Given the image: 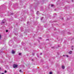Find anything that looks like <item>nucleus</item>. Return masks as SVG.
Here are the masks:
<instances>
[{
    "label": "nucleus",
    "instance_id": "nucleus-1",
    "mask_svg": "<svg viewBox=\"0 0 74 74\" xmlns=\"http://www.w3.org/2000/svg\"><path fill=\"white\" fill-rule=\"evenodd\" d=\"M13 67L14 68H16L17 67L18 65L16 64H14L13 65Z\"/></svg>",
    "mask_w": 74,
    "mask_h": 74
},
{
    "label": "nucleus",
    "instance_id": "nucleus-2",
    "mask_svg": "<svg viewBox=\"0 0 74 74\" xmlns=\"http://www.w3.org/2000/svg\"><path fill=\"white\" fill-rule=\"evenodd\" d=\"M12 53L14 54V53H15V51L14 50H12Z\"/></svg>",
    "mask_w": 74,
    "mask_h": 74
},
{
    "label": "nucleus",
    "instance_id": "nucleus-3",
    "mask_svg": "<svg viewBox=\"0 0 74 74\" xmlns=\"http://www.w3.org/2000/svg\"><path fill=\"white\" fill-rule=\"evenodd\" d=\"M69 53H70V54H71L72 53V51H69Z\"/></svg>",
    "mask_w": 74,
    "mask_h": 74
},
{
    "label": "nucleus",
    "instance_id": "nucleus-4",
    "mask_svg": "<svg viewBox=\"0 0 74 74\" xmlns=\"http://www.w3.org/2000/svg\"><path fill=\"white\" fill-rule=\"evenodd\" d=\"M62 69H64V66H62Z\"/></svg>",
    "mask_w": 74,
    "mask_h": 74
},
{
    "label": "nucleus",
    "instance_id": "nucleus-5",
    "mask_svg": "<svg viewBox=\"0 0 74 74\" xmlns=\"http://www.w3.org/2000/svg\"><path fill=\"white\" fill-rule=\"evenodd\" d=\"M52 7H53L54 5L53 4H52L51 5Z\"/></svg>",
    "mask_w": 74,
    "mask_h": 74
},
{
    "label": "nucleus",
    "instance_id": "nucleus-6",
    "mask_svg": "<svg viewBox=\"0 0 74 74\" xmlns=\"http://www.w3.org/2000/svg\"><path fill=\"white\" fill-rule=\"evenodd\" d=\"M2 23H4V20H3V21H2Z\"/></svg>",
    "mask_w": 74,
    "mask_h": 74
},
{
    "label": "nucleus",
    "instance_id": "nucleus-7",
    "mask_svg": "<svg viewBox=\"0 0 74 74\" xmlns=\"http://www.w3.org/2000/svg\"><path fill=\"white\" fill-rule=\"evenodd\" d=\"M21 54H22V53H19V55H21Z\"/></svg>",
    "mask_w": 74,
    "mask_h": 74
},
{
    "label": "nucleus",
    "instance_id": "nucleus-8",
    "mask_svg": "<svg viewBox=\"0 0 74 74\" xmlns=\"http://www.w3.org/2000/svg\"><path fill=\"white\" fill-rule=\"evenodd\" d=\"M38 12H39L38 11L36 13V14H38Z\"/></svg>",
    "mask_w": 74,
    "mask_h": 74
},
{
    "label": "nucleus",
    "instance_id": "nucleus-9",
    "mask_svg": "<svg viewBox=\"0 0 74 74\" xmlns=\"http://www.w3.org/2000/svg\"><path fill=\"white\" fill-rule=\"evenodd\" d=\"M43 19V17H41L40 18L41 20H42Z\"/></svg>",
    "mask_w": 74,
    "mask_h": 74
},
{
    "label": "nucleus",
    "instance_id": "nucleus-10",
    "mask_svg": "<svg viewBox=\"0 0 74 74\" xmlns=\"http://www.w3.org/2000/svg\"><path fill=\"white\" fill-rule=\"evenodd\" d=\"M49 74H52V72H50V73H49Z\"/></svg>",
    "mask_w": 74,
    "mask_h": 74
},
{
    "label": "nucleus",
    "instance_id": "nucleus-11",
    "mask_svg": "<svg viewBox=\"0 0 74 74\" xmlns=\"http://www.w3.org/2000/svg\"><path fill=\"white\" fill-rule=\"evenodd\" d=\"M5 73H7V71H5Z\"/></svg>",
    "mask_w": 74,
    "mask_h": 74
},
{
    "label": "nucleus",
    "instance_id": "nucleus-12",
    "mask_svg": "<svg viewBox=\"0 0 74 74\" xmlns=\"http://www.w3.org/2000/svg\"><path fill=\"white\" fill-rule=\"evenodd\" d=\"M20 72L21 73H22V71H21V70H20Z\"/></svg>",
    "mask_w": 74,
    "mask_h": 74
},
{
    "label": "nucleus",
    "instance_id": "nucleus-13",
    "mask_svg": "<svg viewBox=\"0 0 74 74\" xmlns=\"http://www.w3.org/2000/svg\"><path fill=\"white\" fill-rule=\"evenodd\" d=\"M1 35H0V38H1Z\"/></svg>",
    "mask_w": 74,
    "mask_h": 74
},
{
    "label": "nucleus",
    "instance_id": "nucleus-14",
    "mask_svg": "<svg viewBox=\"0 0 74 74\" xmlns=\"http://www.w3.org/2000/svg\"><path fill=\"white\" fill-rule=\"evenodd\" d=\"M6 32H8V30H6Z\"/></svg>",
    "mask_w": 74,
    "mask_h": 74
},
{
    "label": "nucleus",
    "instance_id": "nucleus-15",
    "mask_svg": "<svg viewBox=\"0 0 74 74\" xmlns=\"http://www.w3.org/2000/svg\"><path fill=\"white\" fill-rule=\"evenodd\" d=\"M32 55H34V53H33Z\"/></svg>",
    "mask_w": 74,
    "mask_h": 74
},
{
    "label": "nucleus",
    "instance_id": "nucleus-16",
    "mask_svg": "<svg viewBox=\"0 0 74 74\" xmlns=\"http://www.w3.org/2000/svg\"><path fill=\"white\" fill-rule=\"evenodd\" d=\"M66 56V57H69V56Z\"/></svg>",
    "mask_w": 74,
    "mask_h": 74
},
{
    "label": "nucleus",
    "instance_id": "nucleus-17",
    "mask_svg": "<svg viewBox=\"0 0 74 74\" xmlns=\"http://www.w3.org/2000/svg\"><path fill=\"white\" fill-rule=\"evenodd\" d=\"M40 55H42V53H40Z\"/></svg>",
    "mask_w": 74,
    "mask_h": 74
},
{
    "label": "nucleus",
    "instance_id": "nucleus-18",
    "mask_svg": "<svg viewBox=\"0 0 74 74\" xmlns=\"http://www.w3.org/2000/svg\"><path fill=\"white\" fill-rule=\"evenodd\" d=\"M1 74H4L3 73H2Z\"/></svg>",
    "mask_w": 74,
    "mask_h": 74
},
{
    "label": "nucleus",
    "instance_id": "nucleus-19",
    "mask_svg": "<svg viewBox=\"0 0 74 74\" xmlns=\"http://www.w3.org/2000/svg\"><path fill=\"white\" fill-rule=\"evenodd\" d=\"M65 56V55H63V56Z\"/></svg>",
    "mask_w": 74,
    "mask_h": 74
},
{
    "label": "nucleus",
    "instance_id": "nucleus-20",
    "mask_svg": "<svg viewBox=\"0 0 74 74\" xmlns=\"http://www.w3.org/2000/svg\"><path fill=\"white\" fill-rule=\"evenodd\" d=\"M40 38V39H41V38Z\"/></svg>",
    "mask_w": 74,
    "mask_h": 74
},
{
    "label": "nucleus",
    "instance_id": "nucleus-21",
    "mask_svg": "<svg viewBox=\"0 0 74 74\" xmlns=\"http://www.w3.org/2000/svg\"><path fill=\"white\" fill-rule=\"evenodd\" d=\"M72 49V50H73V49Z\"/></svg>",
    "mask_w": 74,
    "mask_h": 74
},
{
    "label": "nucleus",
    "instance_id": "nucleus-22",
    "mask_svg": "<svg viewBox=\"0 0 74 74\" xmlns=\"http://www.w3.org/2000/svg\"><path fill=\"white\" fill-rule=\"evenodd\" d=\"M72 47H73V46H72Z\"/></svg>",
    "mask_w": 74,
    "mask_h": 74
}]
</instances>
